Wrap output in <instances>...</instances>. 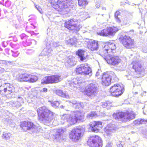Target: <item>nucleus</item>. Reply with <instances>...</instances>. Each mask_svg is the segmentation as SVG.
<instances>
[{
	"instance_id": "f257e3e1",
	"label": "nucleus",
	"mask_w": 147,
	"mask_h": 147,
	"mask_svg": "<svg viewBox=\"0 0 147 147\" xmlns=\"http://www.w3.org/2000/svg\"><path fill=\"white\" fill-rule=\"evenodd\" d=\"M116 48L115 44L112 41L105 44L102 49L100 51V55L103 57L107 63L113 65H118L121 61L117 56L111 57V53H114Z\"/></svg>"
},
{
	"instance_id": "f03ea898",
	"label": "nucleus",
	"mask_w": 147,
	"mask_h": 147,
	"mask_svg": "<svg viewBox=\"0 0 147 147\" xmlns=\"http://www.w3.org/2000/svg\"><path fill=\"white\" fill-rule=\"evenodd\" d=\"M84 116L80 111H72L70 114H64L61 117V123L62 124H66L68 126L74 124L78 121L84 119Z\"/></svg>"
},
{
	"instance_id": "7ed1b4c3",
	"label": "nucleus",
	"mask_w": 147,
	"mask_h": 147,
	"mask_svg": "<svg viewBox=\"0 0 147 147\" xmlns=\"http://www.w3.org/2000/svg\"><path fill=\"white\" fill-rule=\"evenodd\" d=\"M49 2L51 6L59 12H69L71 6L70 0H49Z\"/></svg>"
},
{
	"instance_id": "20e7f679",
	"label": "nucleus",
	"mask_w": 147,
	"mask_h": 147,
	"mask_svg": "<svg viewBox=\"0 0 147 147\" xmlns=\"http://www.w3.org/2000/svg\"><path fill=\"white\" fill-rule=\"evenodd\" d=\"M39 119L46 125H48L53 120L54 114L45 106L40 107L37 111Z\"/></svg>"
},
{
	"instance_id": "39448f33",
	"label": "nucleus",
	"mask_w": 147,
	"mask_h": 147,
	"mask_svg": "<svg viewBox=\"0 0 147 147\" xmlns=\"http://www.w3.org/2000/svg\"><path fill=\"white\" fill-rule=\"evenodd\" d=\"M113 117L115 119H119L123 122H125L130 121L135 118V115L133 111L130 113L119 112L114 113L113 115Z\"/></svg>"
},
{
	"instance_id": "423d86ee",
	"label": "nucleus",
	"mask_w": 147,
	"mask_h": 147,
	"mask_svg": "<svg viewBox=\"0 0 147 147\" xmlns=\"http://www.w3.org/2000/svg\"><path fill=\"white\" fill-rule=\"evenodd\" d=\"M22 129L25 131H28L31 134L38 133L40 131L38 128L32 122L29 121L22 122L20 124Z\"/></svg>"
},
{
	"instance_id": "0eeeda50",
	"label": "nucleus",
	"mask_w": 147,
	"mask_h": 147,
	"mask_svg": "<svg viewBox=\"0 0 147 147\" xmlns=\"http://www.w3.org/2000/svg\"><path fill=\"white\" fill-rule=\"evenodd\" d=\"M85 131V128L81 126L74 128L69 135V138L73 141H78L80 139Z\"/></svg>"
},
{
	"instance_id": "6e6552de",
	"label": "nucleus",
	"mask_w": 147,
	"mask_h": 147,
	"mask_svg": "<svg viewBox=\"0 0 147 147\" xmlns=\"http://www.w3.org/2000/svg\"><path fill=\"white\" fill-rule=\"evenodd\" d=\"M90 147H102V141L98 136L95 135L90 136L87 141Z\"/></svg>"
},
{
	"instance_id": "1a4fd4ad",
	"label": "nucleus",
	"mask_w": 147,
	"mask_h": 147,
	"mask_svg": "<svg viewBox=\"0 0 147 147\" xmlns=\"http://www.w3.org/2000/svg\"><path fill=\"white\" fill-rule=\"evenodd\" d=\"M78 20L76 19H72L65 22V27L69 30L78 31L82 27L81 24L77 26Z\"/></svg>"
},
{
	"instance_id": "9d476101",
	"label": "nucleus",
	"mask_w": 147,
	"mask_h": 147,
	"mask_svg": "<svg viewBox=\"0 0 147 147\" xmlns=\"http://www.w3.org/2000/svg\"><path fill=\"white\" fill-rule=\"evenodd\" d=\"M120 39L123 46L127 49L133 48L135 46L134 40L127 35L122 36Z\"/></svg>"
},
{
	"instance_id": "9b49d317",
	"label": "nucleus",
	"mask_w": 147,
	"mask_h": 147,
	"mask_svg": "<svg viewBox=\"0 0 147 147\" xmlns=\"http://www.w3.org/2000/svg\"><path fill=\"white\" fill-rule=\"evenodd\" d=\"M76 73L82 75H92V70L88 64H81L77 66L76 70Z\"/></svg>"
},
{
	"instance_id": "f8f14e48",
	"label": "nucleus",
	"mask_w": 147,
	"mask_h": 147,
	"mask_svg": "<svg viewBox=\"0 0 147 147\" xmlns=\"http://www.w3.org/2000/svg\"><path fill=\"white\" fill-rule=\"evenodd\" d=\"M118 30V29L116 27H108L97 32V34L102 36H113L115 35L116 32Z\"/></svg>"
},
{
	"instance_id": "ddd939ff",
	"label": "nucleus",
	"mask_w": 147,
	"mask_h": 147,
	"mask_svg": "<svg viewBox=\"0 0 147 147\" xmlns=\"http://www.w3.org/2000/svg\"><path fill=\"white\" fill-rule=\"evenodd\" d=\"M110 92L112 95L114 96H118L121 95L124 92V87L123 85H115L110 88Z\"/></svg>"
},
{
	"instance_id": "4468645a",
	"label": "nucleus",
	"mask_w": 147,
	"mask_h": 147,
	"mask_svg": "<svg viewBox=\"0 0 147 147\" xmlns=\"http://www.w3.org/2000/svg\"><path fill=\"white\" fill-rule=\"evenodd\" d=\"M97 92V87L95 84L91 83L88 85L86 88V95L91 98L96 96Z\"/></svg>"
},
{
	"instance_id": "2eb2a0df",
	"label": "nucleus",
	"mask_w": 147,
	"mask_h": 147,
	"mask_svg": "<svg viewBox=\"0 0 147 147\" xmlns=\"http://www.w3.org/2000/svg\"><path fill=\"white\" fill-rule=\"evenodd\" d=\"M0 91H3L5 94H14V88L13 85L9 83H5L0 86Z\"/></svg>"
},
{
	"instance_id": "dca6fc26",
	"label": "nucleus",
	"mask_w": 147,
	"mask_h": 147,
	"mask_svg": "<svg viewBox=\"0 0 147 147\" xmlns=\"http://www.w3.org/2000/svg\"><path fill=\"white\" fill-rule=\"evenodd\" d=\"M132 65H133V68L135 69V71L137 74H141L142 73H144L145 71L144 68L141 64H139L138 59L134 60L132 62Z\"/></svg>"
},
{
	"instance_id": "f3484780",
	"label": "nucleus",
	"mask_w": 147,
	"mask_h": 147,
	"mask_svg": "<svg viewBox=\"0 0 147 147\" xmlns=\"http://www.w3.org/2000/svg\"><path fill=\"white\" fill-rule=\"evenodd\" d=\"M89 129L92 131L98 132L102 128V123L100 121H94L91 122L89 124Z\"/></svg>"
},
{
	"instance_id": "a211bd4d",
	"label": "nucleus",
	"mask_w": 147,
	"mask_h": 147,
	"mask_svg": "<svg viewBox=\"0 0 147 147\" xmlns=\"http://www.w3.org/2000/svg\"><path fill=\"white\" fill-rule=\"evenodd\" d=\"M88 49L92 51H97L98 48V42L94 40H90L86 41Z\"/></svg>"
},
{
	"instance_id": "6ab92c4d",
	"label": "nucleus",
	"mask_w": 147,
	"mask_h": 147,
	"mask_svg": "<svg viewBox=\"0 0 147 147\" xmlns=\"http://www.w3.org/2000/svg\"><path fill=\"white\" fill-rule=\"evenodd\" d=\"M66 131L65 129L62 128L55 130L54 131L55 134L53 135L54 140L58 141L60 140L62 138L63 134Z\"/></svg>"
},
{
	"instance_id": "aec40b11",
	"label": "nucleus",
	"mask_w": 147,
	"mask_h": 147,
	"mask_svg": "<svg viewBox=\"0 0 147 147\" xmlns=\"http://www.w3.org/2000/svg\"><path fill=\"white\" fill-rule=\"evenodd\" d=\"M110 76L109 72H106L103 74L102 78L103 85L108 86L111 84V78Z\"/></svg>"
},
{
	"instance_id": "412c9836",
	"label": "nucleus",
	"mask_w": 147,
	"mask_h": 147,
	"mask_svg": "<svg viewBox=\"0 0 147 147\" xmlns=\"http://www.w3.org/2000/svg\"><path fill=\"white\" fill-rule=\"evenodd\" d=\"M104 130L107 136H110L116 130V127L115 125L109 124L104 128Z\"/></svg>"
},
{
	"instance_id": "4be33fe9",
	"label": "nucleus",
	"mask_w": 147,
	"mask_h": 147,
	"mask_svg": "<svg viewBox=\"0 0 147 147\" xmlns=\"http://www.w3.org/2000/svg\"><path fill=\"white\" fill-rule=\"evenodd\" d=\"M76 64L75 58L72 56H69L66 59L65 64L66 66L70 67L74 66Z\"/></svg>"
},
{
	"instance_id": "5701e85b",
	"label": "nucleus",
	"mask_w": 147,
	"mask_h": 147,
	"mask_svg": "<svg viewBox=\"0 0 147 147\" xmlns=\"http://www.w3.org/2000/svg\"><path fill=\"white\" fill-rule=\"evenodd\" d=\"M29 74L24 73L17 76L18 80L21 82H28L29 80Z\"/></svg>"
},
{
	"instance_id": "b1692460",
	"label": "nucleus",
	"mask_w": 147,
	"mask_h": 147,
	"mask_svg": "<svg viewBox=\"0 0 147 147\" xmlns=\"http://www.w3.org/2000/svg\"><path fill=\"white\" fill-rule=\"evenodd\" d=\"M23 103L22 98L21 97H18L17 101H11L10 102V104L13 107L18 108L21 106V104Z\"/></svg>"
},
{
	"instance_id": "393cba45",
	"label": "nucleus",
	"mask_w": 147,
	"mask_h": 147,
	"mask_svg": "<svg viewBox=\"0 0 147 147\" xmlns=\"http://www.w3.org/2000/svg\"><path fill=\"white\" fill-rule=\"evenodd\" d=\"M53 81L52 76H51L44 78L41 80V83L43 84H53Z\"/></svg>"
},
{
	"instance_id": "a878e982",
	"label": "nucleus",
	"mask_w": 147,
	"mask_h": 147,
	"mask_svg": "<svg viewBox=\"0 0 147 147\" xmlns=\"http://www.w3.org/2000/svg\"><path fill=\"white\" fill-rule=\"evenodd\" d=\"M76 54L79 57L80 60L83 61L86 58L87 53L84 51L82 50H79L76 52Z\"/></svg>"
},
{
	"instance_id": "bb28decb",
	"label": "nucleus",
	"mask_w": 147,
	"mask_h": 147,
	"mask_svg": "<svg viewBox=\"0 0 147 147\" xmlns=\"http://www.w3.org/2000/svg\"><path fill=\"white\" fill-rule=\"evenodd\" d=\"M79 78L75 79L73 81L71 84V86L74 87V88H78L79 86L82 84V81L81 80H78Z\"/></svg>"
},
{
	"instance_id": "cd10ccee",
	"label": "nucleus",
	"mask_w": 147,
	"mask_h": 147,
	"mask_svg": "<svg viewBox=\"0 0 147 147\" xmlns=\"http://www.w3.org/2000/svg\"><path fill=\"white\" fill-rule=\"evenodd\" d=\"M68 102H69L71 105L76 109H78L82 107L81 102H77L76 101H72L71 102L68 101Z\"/></svg>"
},
{
	"instance_id": "c85d7f7f",
	"label": "nucleus",
	"mask_w": 147,
	"mask_h": 147,
	"mask_svg": "<svg viewBox=\"0 0 147 147\" xmlns=\"http://www.w3.org/2000/svg\"><path fill=\"white\" fill-rule=\"evenodd\" d=\"M56 93L58 95L65 97L66 98H68L69 96L67 93L66 92H63L62 90H58L56 91Z\"/></svg>"
},
{
	"instance_id": "c756f323",
	"label": "nucleus",
	"mask_w": 147,
	"mask_h": 147,
	"mask_svg": "<svg viewBox=\"0 0 147 147\" xmlns=\"http://www.w3.org/2000/svg\"><path fill=\"white\" fill-rule=\"evenodd\" d=\"M53 83H56L60 82L63 79V78L59 74L52 75Z\"/></svg>"
},
{
	"instance_id": "7c9ffc66",
	"label": "nucleus",
	"mask_w": 147,
	"mask_h": 147,
	"mask_svg": "<svg viewBox=\"0 0 147 147\" xmlns=\"http://www.w3.org/2000/svg\"><path fill=\"white\" fill-rule=\"evenodd\" d=\"M77 40L75 38H70L67 41V43L68 45H71L77 46Z\"/></svg>"
},
{
	"instance_id": "2f4dec72",
	"label": "nucleus",
	"mask_w": 147,
	"mask_h": 147,
	"mask_svg": "<svg viewBox=\"0 0 147 147\" xmlns=\"http://www.w3.org/2000/svg\"><path fill=\"white\" fill-rule=\"evenodd\" d=\"M29 80L28 82L30 83H33L36 82L38 79L37 76L34 75L29 74Z\"/></svg>"
},
{
	"instance_id": "473e14b6",
	"label": "nucleus",
	"mask_w": 147,
	"mask_h": 147,
	"mask_svg": "<svg viewBox=\"0 0 147 147\" xmlns=\"http://www.w3.org/2000/svg\"><path fill=\"white\" fill-rule=\"evenodd\" d=\"M12 134L9 132H4L2 136V138L6 140H9L11 137Z\"/></svg>"
},
{
	"instance_id": "72a5a7b5",
	"label": "nucleus",
	"mask_w": 147,
	"mask_h": 147,
	"mask_svg": "<svg viewBox=\"0 0 147 147\" xmlns=\"http://www.w3.org/2000/svg\"><path fill=\"white\" fill-rule=\"evenodd\" d=\"M110 76L111 78V82H114L115 81H117L118 79L116 75L113 72H109Z\"/></svg>"
},
{
	"instance_id": "f704fd0d",
	"label": "nucleus",
	"mask_w": 147,
	"mask_h": 147,
	"mask_svg": "<svg viewBox=\"0 0 147 147\" xmlns=\"http://www.w3.org/2000/svg\"><path fill=\"white\" fill-rule=\"evenodd\" d=\"M87 0H78V4L80 6H85L88 4Z\"/></svg>"
},
{
	"instance_id": "c9c22d12",
	"label": "nucleus",
	"mask_w": 147,
	"mask_h": 147,
	"mask_svg": "<svg viewBox=\"0 0 147 147\" xmlns=\"http://www.w3.org/2000/svg\"><path fill=\"white\" fill-rule=\"evenodd\" d=\"M97 114L95 112H91L90 113L88 114L87 115V117L89 119H92L93 117L96 116Z\"/></svg>"
},
{
	"instance_id": "e433bc0d",
	"label": "nucleus",
	"mask_w": 147,
	"mask_h": 147,
	"mask_svg": "<svg viewBox=\"0 0 147 147\" xmlns=\"http://www.w3.org/2000/svg\"><path fill=\"white\" fill-rule=\"evenodd\" d=\"M80 16H81V18H82L83 20H85L88 17V13L86 12L81 13Z\"/></svg>"
},
{
	"instance_id": "4c0bfd02",
	"label": "nucleus",
	"mask_w": 147,
	"mask_h": 147,
	"mask_svg": "<svg viewBox=\"0 0 147 147\" xmlns=\"http://www.w3.org/2000/svg\"><path fill=\"white\" fill-rule=\"evenodd\" d=\"M147 122V121L145 120L144 119H141L140 121H135L134 122L135 123H137L138 124L145 123Z\"/></svg>"
},
{
	"instance_id": "58836bf2",
	"label": "nucleus",
	"mask_w": 147,
	"mask_h": 147,
	"mask_svg": "<svg viewBox=\"0 0 147 147\" xmlns=\"http://www.w3.org/2000/svg\"><path fill=\"white\" fill-rule=\"evenodd\" d=\"M52 106L55 108H57L59 105V103L58 101H54L51 104Z\"/></svg>"
},
{
	"instance_id": "ea45409f",
	"label": "nucleus",
	"mask_w": 147,
	"mask_h": 147,
	"mask_svg": "<svg viewBox=\"0 0 147 147\" xmlns=\"http://www.w3.org/2000/svg\"><path fill=\"white\" fill-rule=\"evenodd\" d=\"M61 43L59 42H54L53 43L54 47H56L60 46Z\"/></svg>"
},
{
	"instance_id": "a19ab883",
	"label": "nucleus",
	"mask_w": 147,
	"mask_h": 147,
	"mask_svg": "<svg viewBox=\"0 0 147 147\" xmlns=\"http://www.w3.org/2000/svg\"><path fill=\"white\" fill-rule=\"evenodd\" d=\"M101 106L103 108H105L107 106H109L108 103L107 102H102L101 103Z\"/></svg>"
},
{
	"instance_id": "79ce46f5",
	"label": "nucleus",
	"mask_w": 147,
	"mask_h": 147,
	"mask_svg": "<svg viewBox=\"0 0 147 147\" xmlns=\"http://www.w3.org/2000/svg\"><path fill=\"white\" fill-rule=\"evenodd\" d=\"M50 132L51 131H48L47 132L45 133V135L47 138H49V137L51 138V136H50Z\"/></svg>"
},
{
	"instance_id": "37998d69",
	"label": "nucleus",
	"mask_w": 147,
	"mask_h": 147,
	"mask_svg": "<svg viewBox=\"0 0 147 147\" xmlns=\"http://www.w3.org/2000/svg\"><path fill=\"white\" fill-rule=\"evenodd\" d=\"M10 1L8 0L5 3V5L7 7H9L10 5Z\"/></svg>"
},
{
	"instance_id": "c03bdc74",
	"label": "nucleus",
	"mask_w": 147,
	"mask_h": 147,
	"mask_svg": "<svg viewBox=\"0 0 147 147\" xmlns=\"http://www.w3.org/2000/svg\"><path fill=\"white\" fill-rule=\"evenodd\" d=\"M47 50H44L42 52V54L44 55L48 56L49 53L47 52Z\"/></svg>"
},
{
	"instance_id": "a18cd8bd",
	"label": "nucleus",
	"mask_w": 147,
	"mask_h": 147,
	"mask_svg": "<svg viewBox=\"0 0 147 147\" xmlns=\"http://www.w3.org/2000/svg\"><path fill=\"white\" fill-rule=\"evenodd\" d=\"M121 141H119L117 143V147H123L122 144H121Z\"/></svg>"
},
{
	"instance_id": "49530a36",
	"label": "nucleus",
	"mask_w": 147,
	"mask_h": 147,
	"mask_svg": "<svg viewBox=\"0 0 147 147\" xmlns=\"http://www.w3.org/2000/svg\"><path fill=\"white\" fill-rule=\"evenodd\" d=\"M123 22L124 24L127 25L129 24V20H127V19H124L123 20Z\"/></svg>"
},
{
	"instance_id": "de8ad7c7",
	"label": "nucleus",
	"mask_w": 147,
	"mask_h": 147,
	"mask_svg": "<svg viewBox=\"0 0 147 147\" xmlns=\"http://www.w3.org/2000/svg\"><path fill=\"white\" fill-rule=\"evenodd\" d=\"M143 52L145 53H147V46L144 47L142 49Z\"/></svg>"
},
{
	"instance_id": "09e8293b",
	"label": "nucleus",
	"mask_w": 147,
	"mask_h": 147,
	"mask_svg": "<svg viewBox=\"0 0 147 147\" xmlns=\"http://www.w3.org/2000/svg\"><path fill=\"white\" fill-rule=\"evenodd\" d=\"M119 11H117L115 12V18L118 17V16H120L119 15Z\"/></svg>"
},
{
	"instance_id": "8fccbe9b",
	"label": "nucleus",
	"mask_w": 147,
	"mask_h": 147,
	"mask_svg": "<svg viewBox=\"0 0 147 147\" xmlns=\"http://www.w3.org/2000/svg\"><path fill=\"white\" fill-rule=\"evenodd\" d=\"M47 91V88H43L42 90H41L40 91L41 92H46Z\"/></svg>"
},
{
	"instance_id": "3c124183",
	"label": "nucleus",
	"mask_w": 147,
	"mask_h": 147,
	"mask_svg": "<svg viewBox=\"0 0 147 147\" xmlns=\"http://www.w3.org/2000/svg\"><path fill=\"white\" fill-rule=\"evenodd\" d=\"M116 21L118 23H120L121 22V20H120L119 17L115 18Z\"/></svg>"
},
{
	"instance_id": "603ef678",
	"label": "nucleus",
	"mask_w": 147,
	"mask_h": 147,
	"mask_svg": "<svg viewBox=\"0 0 147 147\" xmlns=\"http://www.w3.org/2000/svg\"><path fill=\"white\" fill-rule=\"evenodd\" d=\"M96 6L97 8L99 7L100 6V4L99 2H97L96 4Z\"/></svg>"
},
{
	"instance_id": "864d4df0",
	"label": "nucleus",
	"mask_w": 147,
	"mask_h": 147,
	"mask_svg": "<svg viewBox=\"0 0 147 147\" xmlns=\"http://www.w3.org/2000/svg\"><path fill=\"white\" fill-rule=\"evenodd\" d=\"M5 71L4 68L0 67V72L3 73Z\"/></svg>"
},
{
	"instance_id": "5fc2aeb1",
	"label": "nucleus",
	"mask_w": 147,
	"mask_h": 147,
	"mask_svg": "<svg viewBox=\"0 0 147 147\" xmlns=\"http://www.w3.org/2000/svg\"><path fill=\"white\" fill-rule=\"evenodd\" d=\"M112 146V144L111 143H109L105 147H111Z\"/></svg>"
},
{
	"instance_id": "6e6d98bb",
	"label": "nucleus",
	"mask_w": 147,
	"mask_h": 147,
	"mask_svg": "<svg viewBox=\"0 0 147 147\" xmlns=\"http://www.w3.org/2000/svg\"><path fill=\"white\" fill-rule=\"evenodd\" d=\"M38 9H37L38 11L40 13H42V9L39 7V8H38Z\"/></svg>"
},
{
	"instance_id": "4d7b16f0",
	"label": "nucleus",
	"mask_w": 147,
	"mask_h": 147,
	"mask_svg": "<svg viewBox=\"0 0 147 147\" xmlns=\"http://www.w3.org/2000/svg\"><path fill=\"white\" fill-rule=\"evenodd\" d=\"M100 72L99 71H97L96 72V77L100 75Z\"/></svg>"
},
{
	"instance_id": "13d9d810",
	"label": "nucleus",
	"mask_w": 147,
	"mask_h": 147,
	"mask_svg": "<svg viewBox=\"0 0 147 147\" xmlns=\"http://www.w3.org/2000/svg\"><path fill=\"white\" fill-rule=\"evenodd\" d=\"M19 54V53L18 54H17V55L14 54L12 55V56L13 57H17L18 56V55Z\"/></svg>"
},
{
	"instance_id": "bf43d9fd",
	"label": "nucleus",
	"mask_w": 147,
	"mask_h": 147,
	"mask_svg": "<svg viewBox=\"0 0 147 147\" xmlns=\"http://www.w3.org/2000/svg\"><path fill=\"white\" fill-rule=\"evenodd\" d=\"M35 7L37 9H38V8L40 7L38 5H35Z\"/></svg>"
},
{
	"instance_id": "052dcab7",
	"label": "nucleus",
	"mask_w": 147,
	"mask_h": 147,
	"mask_svg": "<svg viewBox=\"0 0 147 147\" xmlns=\"http://www.w3.org/2000/svg\"><path fill=\"white\" fill-rule=\"evenodd\" d=\"M4 62H5L4 61L0 60V64L3 63Z\"/></svg>"
},
{
	"instance_id": "680f3d73",
	"label": "nucleus",
	"mask_w": 147,
	"mask_h": 147,
	"mask_svg": "<svg viewBox=\"0 0 147 147\" xmlns=\"http://www.w3.org/2000/svg\"><path fill=\"white\" fill-rule=\"evenodd\" d=\"M102 9L104 10H106V8L105 7H101Z\"/></svg>"
},
{
	"instance_id": "e2e57ef3",
	"label": "nucleus",
	"mask_w": 147,
	"mask_h": 147,
	"mask_svg": "<svg viewBox=\"0 0 147 147\" xmlns=\"http://www.w3.org/2000/svg\"><path fill=\"white\" fill-rule=\"evenodd\" d=\"M0 4H2V3L1 2H0Z\"/></svg>"
},
{
	"instance_id": "0e129e2a",
	"label": "nucleus",
	"mask_w": 147,
	"mask_h": 147,
	"mask_svg": "<svg viewBox=\"0 0 147 147\" xmlns=\"http://www.w3.org/2000/svg\"><path fill=\"white\" fill-rule=\"evenodd\" d=\"M137 92H136L135 93V94H137Z\"/></svg>"
},
{
	"instance_id": "69168bd1",
	"label": "nucleus",
	"mask_w": 147,
	"mask_h": 147,
	"mask_svg": "<svg viewBox=\"0 0 147 147\" xmlns=\"http://www.w3.org/2000/svg\"><path fill=\"white\" fill-rule=\"evenodd\" d=\"M61 107H61V108H63V106H61Z\"/></svg>"
},
{
	"instance_id": "338daca9",
	"label": "nucleus",
	"mask_w": 147,
	"mask_h": 147,
	"mask_svg": "<svg viewBox=\"0 0 147 147\" xmlns=\"http://www.w3.org/2000/svg\"><path fill=\"white\" fill-rule=\"evenodd\" d=\"M135 58H136V57H134V59Z\"/></svg>"
},
{
	"instance_id": "774afa93",
	"label": "nucleus",
	"mask_w": 147,
	"mask_h": 147,
	"mask_svg": "<svg viewBox=\"0 0 147 147\" xmlns=\"http://www.w3.org/2000/svg\"><path fill=\"white\" fill-rule=\"evenodd\" d=\"M145 92L146 93V92Z\"/></svg>"
}]
</instances>
